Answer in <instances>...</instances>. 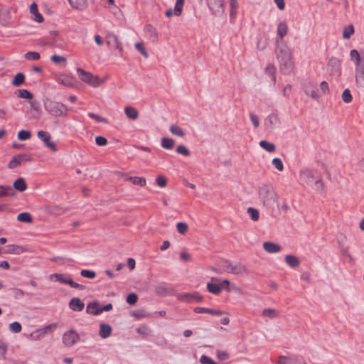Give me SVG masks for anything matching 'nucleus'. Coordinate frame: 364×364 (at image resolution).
I'll use <instances>...</instances> for the list:
<instances>
[{
    "instance_id": "1",
    "label": "nucleus",
    "mask_w": 364,
    "mask_h": 364,
    "mask_svg": "<svg viewBox=\"0 0 364 364\" xmlns=\"http://www.w3.org/2000/svg\"><path fill=\"white\" fill-rule=\"evenodd\" d=\"M277 58L280 70L284 74H289L294 68V62L290 48L285 44L278 45Z\"/></svg>"
},
{
    "instance_id": "2",
    "label": "nucleus",
    "mask_w": 364,
    "mask_h": 364,
    "mask_svg": "<svg viewBox=\"0 0 364 364\" xmlns=\"http://www.w3.org/2000/svg\"><path fill=\"white\" fill-rule=\"evenodd\" d=\"M350 60L355 65V80L358 88L364 90V56L359 52L353 49L350 52Z\"/></svg>"
},
{
    "instance_id": "3",
    "label": "nucleus",
    "mask_w": 364,
    "mask_h": 364,
    "mask_svg": "<svg viewBox=\"0 0 364 364\" xmlns=\"http://www.w3.org/2000/svg\"><path fill=\"white\" fill-rule=\"evenodd\" d=\"M300 180L317 191L323 190V183L318 172L313 168H304L299 173Z\"/></svg>"
},
{
    "instance_id": "4",
    "label": "nucleus",
    "mask_w": 364,
    "mask_h": 364,
    "mask_svg": "<svg viewBox=\"0 0 364 364\" xmlns=\"http://www.w3.org/2000/svg\"><path fill=\"white\" fill-rule=\"evenodd\" d=\"M258 197L259 201L267 208H273L277 203V195L270 184H263L259 187Z\"/></svg>"
},
{
    "instance_id": "5",
    "label": "nucleus",
    "mask_w": 364,
    "mask_h": 364,
    "mask_svg": "<svg viewBox=\"0 0 364 364\" xmlns=\"http://www.w3.org/2000/svg\"><path fill=\"white\" fill-rule=\"evenodd\" d=\"M44 107L48 113L55 117L65 114L68 111L66 105L48 100L45 102Z\"/></svg>"
},
{
    "instance_id": "6",
    "label": "nucleus",
    "mask_w": 364,
    "mask_h": 364,
    "mask_svg": "<svg viewBox=\"0 0 364 364\" xmlns=\"http://www.w3.org/2000/svg\"><path fill=\"white\" fill-rule=\"evenodd\" d=\"M77 73L79 78L85 83L96 87L100 86L104 82V80L100 79L97 75H93L89 72H86L81 68L77 69Z\"/></svg>"
},
{
    "instance_id": "7",
    "label": "nucleus",
    "mask_w": 364,
    "mask_h": 364,
    "mask_svg": "<svg viewBox=\"0 0 364 364\" xmlns=\"http://www.w3.org/2000/svg\"><path fill=\"white\" fill-rule=\"evenodd\" d=\"M177 298L178 300L186 302V303H193V302H202L203 296L198 292L193 293H181L177 295Z\"/></svg>"
},
{
    "instance_id": "8",
    "label": "nucleus",
    "mask_w": 364,
    "mask_h": 364,
    "mask_svg": "<svg viewBox=\"0 0 364 364\" xmlns=\"http://www.w3.org/2000/svg\"><path fill=\"white\" fill-rule=\"evenodd\" d=\"M275 364H306L303 358L300 355H293L290 356L280 355L275 361Z\"/></svg>"
},
{
    "instance_id": "9",
    "label": "nucleus",
    "mask_w": 364,
    "mask_h": 364,
    "mask_svg": "<svg viewBox=\"0 0 364 364\" xmlns=\"http://www.w3.org/2000/svg\"><path fill=\"white\" fill-rule=\"evenodd\" d=\"M224 269L228 273L240 274L245 272V267L241 263L226 262Z\"/></svg>"
},
{
    "instance_id": "10",
    "label": "nucleus",
    "mask_w": 364,
    "mask_h": 364,
    "mask_svg": "<svg viewBox=\"0 0 364 364\" xmlns=\"http://www.w3.org/2000/svg\"><path fill=\"white\" fill-rule=\"evenodd\" d=\"M105 42L110 48L118 50L119 53L122 52V43L115 34L112 33H107L105 37Z\"/></svg>"
},
{
    "instance_id": "11",
    "label": "nucleus",
    "mask_w": 364,
    "mask_h": 364,
    "mask_svg": "<svg viewBox=\"0 0 364 364\" xmlns=\"http://www.w3.org/2000/svg\"><path fill=\"white\" fill-rule=\"evenodd\" d=\"M30 109L27 112L30 115V118L36 120H38L41 117V109L40 105L37 101H30Z\"/></svg>"
},
{
    "instance_id": "12",
    "label": "nucleus",
    "mask_w": 364,
    "mask_h": 364,
    "mask_svg": "<svg viewBox=\"0 0 364 364\" xmlns=\"http://www.w3.org/2000/svg\"><path fill=\"white\" fill-rule=\"evenodd\" d=\"M207 4L209 9L212 11L213 14H217L220 13H223V0H207Z\"/></svg>"
},
{
    "instance_id": "13",
    "label": "nucleus",
    "mask_w": 364,
    "mask_h": 364,
    "mask_svg": "<svg viewBox=\"0 0 364 364\" xmlns=\"http://www.w3.org/2000/svg\"><path fill=\"white\" fill-rule=\"evenodd\" d=\"M37 136L39 139L43 141L45 145L50 148L52 151H55L57 150L55 144L52 141L50 134L45 131L41 130L37 133Z\"/></svg>"
},
{
    "instance_id": "14",
    "label": "nucleus",
    "mask_w": 364,
    "mask_h": 364,
    "mask_svg": "<svg viewBox=\"0 0 364 364\" xmlns=\"http://www.w3.org/2000/svg\"><path fill=\"white\" fill-rule=\"evenodd\" d=\"M303 90L306 95L313 99H318L319 95L315 90V85L313 82L308 80L303 84Z\"/></svg>"
},
{
    "instance_id": "15",
    "label": "nucleus",
    "mask_w": 364,
    "mask_h": 364,
    "mask_svg": "<svg viewBox=\"0 0 364 364\" xmlns=\"http://www.w3.org/2000/svg\"><path fill=\"white\" fill-rule=\"evenodd\" d=\"M184 1H185V0H176L175 6H174V9L173 10L171 9H168L165 13L166 16L171 17L173 15L176 16H179L182 13L183 7L184 5Z\"/></svg>"
},
{
    "instance_id": "16",
    "label": "nucleus",
    "mask_w": 364,
    "mask_h": 364,
    "mask_svg": "<svg viewBox=\"0 0 364 364\" xmlns=\"http://www.w3.org/2000/svg\"><path fill=\"white\" fill-rule=\"evenodd\" d=\"M279 123V119L277 114L272 113L264 119V126L267 129H270L277 126Z\"/></svg>"
},
{
    "instance_id": "17",
    "label": "nucleus",
    "mask_w": 364,
    "mask_h": 364,
    "mask_svg": "<svg viewBox=\"0 0 364 364\" xmlns=\"http://www.w3.org/2000/svg\"><path fill=\"white\" fill-rule=\"evenodd\" d=\"M288 32V26L284 22H280L277 26V38L276 40V43L277 45H279V41H281L287 34Z\"/></svg>"
},
{
    "instance_id": "18",
    "label": "nucleus",
    "mask_w": 364,
    "mask_h": 364,
    "mask_svg": "<svg viewBox=\"0 0 364 364\" xmlns=\"http://www.w3.org/2000/svg\"><path fill=\"white\" fill-rule=\"evenodd\" d=\"M264 250L268 253H277L281 251L282 247L279 245L272 242H265L263 243Z\"/></svg>"
},
{
    "instance_id": "19",
    "label": "nucleus",
    "mask_w": 364,
    "mask_h": 364,
    "mask_svg": "<svg viewBox=\"0 0 364 364\" xmlns=\"http://www.w3.org/2000/svg\"><path fill=\"white\" fill-rule=\"evenodd\" d=\"M144 32L146 36L153 42H155L158 39V32L154 26L151 25H146L144 26Z\"/></svg>"
},
{
    "instance_id": "20",
    "label": "nucleus",
    "mask_w": 364,
    "mask_h": 364,
    "mask_svg": "<svg viewBox=\"0 0 364 364\" xmlns=\"http://www.w3.org/2000/svg\"><path fill=\"white\" fill-rule=\"evenodd\" d=\"M6 253L11 255H20L27 252L28 250L25 247L17 245H9L7 247Z\"/></svg>"
},
{
    "instance_id": "21",
    "label": "nucleus",
    "mask_w": 364,
    "mask_h": 364,
    "mask_svg": "<svg viewBox=\"0 0 364 364\" xmlns=\"http://www.w3.org/2000/svg\"><path fill=\"white\" fill-rule=\"evenodd\" d=\"M194 312L197 314H210L211 315L217 316L224 314V312L222 311L215 310L205 307H196L194 309Z\"/></svg>"
},
{
    "instance_id": "22",
    "label": "nucleus",
    "mask_w": 364,
    "mask_h": 364,
    "mask_svg": "<svg viewBox=\"0 0 364 364\" xmlns=\"http://www.w3.org/2000/svg\"><path fill=\"white\" fill-rule=\"evenodd\" d=\"M85 307V304L79 298H73L70 301V309L75 311H81Z\"/></svg>"
},
{
    "instance_id": "23",
    "label": "nucleus",
    "mask_w": 364,
    "mask_h": 364,
    "mask_svg": "<svg viewBox=\"0 0 364 364\" xmlns=\"http://www.w3.org/2000/svg\"><path fill=\"white\" fill-rule=\"evenodd\" d=\"M10 22L9 11L8 9L0 7V23L3 26H7Z\"/></svg>"
},
{
    "instance_id": "24",
    "label": "nucleus",
    "mask_w": 364,
    "mask_h": 364,
    "mask_svg": "<svg viewBox=\"0 0 364 364\" xmlns=\"http://www.w3.org/2000/svg\"><path fill=\"white\" fill-rule=\"evenodd\" d=\"M112 327L107 323H102L100 326L99 335L102 338H107L110 336L112 333Z\"/></svg>"
},
{
    "instance_id": "25",
    "label": "nucleus",
    "mask_w": 364,
    "mask_h": 364,
    "mask_svg": "<svg viewBox=\"0 0 364 364\" xmlns=\"http://www.w3.org/2000/svg\"><path fill=\"white\" fill-rule=\"evenodd\" d=\"M70 5L75 9L82 11L87 6V0H70Z\"/></svg>"
},
{
    "instance_id": "26",
    "label": "nucleus",
    "mask_w": 364,
    "mask_h": 364,
    "mask_svg": "<svg viewBox=\"0 0 364 364\" xmlns=\"http://www.w3.org/2000/svg\"><path fill=\"white\" fill-rule=\"evenodd\" d=\"M50 60L60 68L65 67L67 64V58L58 55H53L50 57Z\"/></svg>"
},
{
    "instance_id": "27",
    "label": "nucleus",
    "mask_w": 364,
    "mask_h": 364,
    "mask_svg": "<svg viewBox=\"0 0 364 364\" xmlns=\"http://www.w3.org/2000/svg\"><path fill=\"white\" fill-rule=\"evenodd\" d=\"M124 114L129 119L132 120H136L139 117L138 110L131 106H127L124 108Z\"/></svg>"
},
{
    "instance_id": "28",
    "label": "nucleus",
    "mask_w": 364,
    "mask_h": 364,
    "mask_svg": "<svg viewBox=\"0 0 364 364\" xmlns=\"http://www.w3.org/2000/svg\"><path fill=\"white\" fill-rule=\"evenodd\" d=\"M285 262L291 268L297 267L299 264V259L294 255H287L285 256Z\"/></svg>"
},
{
    "instance_id": "29",
    "label": "nucleus",
    "mask_w": 364,
    "mask_h": 364,
    "mask_svg": "<svg viewBox=\"0 0 364 364\" xmlns=\"http://www.w3.org/2000/svg\"><path fill=\"white\" fill-rule=\"evenodd\" d=\"M30 12L34 16V20L38 23L43 21V17L38 11V6L36 3H33L30 6Z\"/></svg>"
},
{
    "instance_id": "30",
    "label": "nucleus",
    "mask_w": 364,
    "mask_h": 364,
    "mask_svg": "<svg viewBox=\"0 0 364 364\" xmlns=\"http://www.w3.org/2000/svg\"><path fill=\"white\" fill-rule=\"evenodd\" d=\"M15 191L10 186H0V197L14 196Z\"/></svg>"
},
{
    "instance_id": "31",
    "label": "nucleus",
    "mask_w": 364,
    "mask_h": 364,
    "mask_svg": "<svg viewBox=\"0 0 364 364\" xmlns=\"http://www.w3.org/2000/svg\"><path fill=\"white\" fill-rule=\"evenodd\" d=\"M328 67L331 68V72L337 73L339 70L340 61L336 57H332L329 59Z\"/></svg>"
},
{
    "instance_id": "32",
    "label": "nucleus",
    "mask_w": 364,
    "mask_h": 364,
    "mask_svg": "<svg viewBox=\"0 0 364 364\" xmlns=\"http://www.w3.org/2000/svg\"><path fill=\"white\" fill-rule=\"evenodd\" d=\"M208 291L215 295H218L222 290V286L219 284L209 282L207 284Z\"/></svg>"
},
{
    "instance_id": "33",
    "label": "nucleus",
    "mask_w": 364,
    "mask_h": 364,
    "mask_svg": "<svg viewBox=\"0 0 364 364\" xmlns=\"http://www.w3.org/2000/svg\"><path fill=\"white\" fill-rule=\"evenodd\" d=\"M101 306L97 302L90 303L87 306V312L93 315H99Z\"/></svg>"
},
{
    "instance_id": "34",
    "label": "nucleus",
    "mask_w": 364,
    "mask_h": 364,
    "mask_svg": "<svg viewBox=\"0 0 364 364\" xmlns=\"http://www.w3.org/2000/svg\"><path fill=\"white\" fill-rule=\"evenodd\" d=\"M14 188L20 192L26 191L27 188V185L25 181V179L23 178H19L17 180H16L14 183Z\"/></svg>"
},
{
    "instance_id": "35",
    "label": "nucleus",
    "mask_w": 364,
    "mask_h": 364,
    "mask_svg": "<svg viewBox=\"0 0 364 364\" xmlns=\"http://www.w3.org/2000/svg\"><path fill=\"white\" fill-rule=\"evenodd\" d=\"M55 81L65 87L68 85V76L65 74L55 73Z\"/></svg>"
},
{
    "instance_id": "36",
    "label": "nucleus",
    "mask_w": 364,
    "mask_h": 364,
    "mask_svg": "<svg viewBox=\"0 0 364 364\" xmlns=\"http://www.w3.org/2000/svg\"><path fill=\"white\" fill-rule=\"evenodd\" d=\"M25 81V75L22 73H18L12 80V85L15 87L21 86Z\"/></svg>"
},
{
    "instance_id": "37",
    "label": "nucleus",
    "mask_w": 364,
    "mask_h": 364,
    "mask_svg": "<svg viewBox=\"0 0 364 364\" xmlns=\"http://www.w3.org/2000/svg\"><path fill=\"white\" fill-rule=\"evenodd\" d=\"M259 146L269 153H272L275 151V145L266 140H262L259 141Z\"/></svg>"
},
{
    "instance_id": "38",
    "label": "nucleus",
    "mask_w": 364,
    "mask_h": 364,
    "mask_svg": "<svg viewBox=\"0 0 364 364\" xmlns=\"http://www.w3.org/2000/svg\"><path fill=\"white\" fill-rule=\"evenodd\" d=\"M175 141L173 139L167 137H163L161 139V146L164 149L170 150L174 146Z\"/></svg>"
},
{
    "instance_id": "39",
    "label": "nucleus",
    "mask_w": 364,
    "mask_h": 364,
    "mask_svg": "<svg viewBox=\"0 0 364 364\" xmlns=\"http://www.w3.org/2000/svg\"><path fill=\"white\" fill-rule=\"evenodd\" d=\"M126 180L136 186H144L146 185V179L143 177L129 176Z\"/></svg>"
},
{
    "instance_id": "40",
    "label": "nucleus",
    "mask_w": 364,
    "mask_h": 364,
    "mask_svg": "<svg viewBox=\"0 0 364 364\" xmlns=\"http://www.w3.org/2000/svg\"><path fill=\"white\" fill-rule=\"evenodd\" d=\"M16 94L18 97L22 98V99L28 100H32L33 97V94L27 90H23V89L18 90L16 92Z\"/></svg>"
},
{
    "instance_id": "41",
    "label": "nucleus",
    "mask_w": 364,
    "mask_h": 364,
    "mask_svg": "<svg viewBox=\"0 0 364 364\" xmlns=\"http://www.w3.org/2000/svg\"><path fill=\"white\" fill-rule=\"evenodd\" d=\"M239 4L237 0H230V17H235L237 13Z\"/></svg>"
},
{
    "instance_id": "42",
    "label": "nucleus",
    "mask_w": 364,
    "mask_h": 364,
    "mask_svg": "<svg viewBox=\"0 0 364 364\" xmlns=\"http://www.w3.org/2000/svg\"><path fill=\"white\" fill-rule=\"evenodd\" d=\"M262 315L269 318H274L278 316V311L274 309H264L262 311Z\"/></svg>"
},
{
    "instance_id": "43",
    "label": "nucleus",
    "mask_w": 364,
    "mask_h": 364,
    "mask_svg": "<svg viewBox=\"0 0 364 364\" xmlns=\"http://www.w3.org/2000/svg\"><path fill=\"white\" fill-rule=\"evenodd\" d=\"M355 30L353 25H348L345 27L343 31V38L344 39H349L351 36L354 33Z\"/></svg>"
},
{
    "instance_id": "44",
    "label": "nucleus",
    "mask_w": 364,
    "mask_h": 364,
    "mask_svg": "<svg viewBox=\"0 0 364 364\" xmlns=\"http://www.w3.org/2000/svg\"><path fill=\"white\" fill-rule=\"evenodd\" d=\"M41 55L39 54V53L38 52H34V51H29V52H27L25 55H24V58L27 60H29V61H35V60H38L39 58H40Z\"/></svg>"
},
{
    "instance_id": "45",
    "label": "nucleus",
    "mask_w": 364,
    "mask_h": 364,
    "mask_svg": "<svg viewBox=\"0 0 364 364\" xmlns=\"http://www.w3.org/2000/svg\"><path fill=\"white\" fill-rule=\"evenodd\" d=\"M17 220L20 222L23 223H31L32 222V218L31 215L28 213H21L18 215Z\"/></svg>"
},
{
    "instance_id": "46",
    "label": "nucleus",
    "mask_w": 364,
    "mask_h": 364,
    "mask_svg": "<svg viewBox=\"0 0 364 364\" xmlns=\"http://www.w3.org/2000/svg\"><path fill=\"white\" fill-rule=\"evenodd\" d=\"M169 130L173 134L181 137H183L185 135L183 130L181 127L176 125H171L169 128Z\"/></svg>"
},
{
    "instance_id": "47",
    "label": "nucleus",
    "mask_w": 364,
    "mask_h": 364,
    "mask_svg": "<svg viewBox=\"0 0 364 364\" xmlns=\"http://www.w3.org/2000/svg\"><path fill=\"white\" fill-rule=\"evenodd\" d=\"M50 279L53 281H58L63 284H68V279L65 278L61 274H53L50 276Z\"/></svg>"
},
{
    "instance_id": "48",
    "label": "nucleus",
    "mask_w": 364,
    "mask_h": 364,
    "mask_svg": "<svg viewBox=\"0 0 364 364\" xmlns=\"http://www.w3.org/2000/svg\"><path fill=\"white\" fill-rule=\"evenodd\" d=\"M247 212L253 221H257L259 220V214L257 209L250 207L247 208Z\"/></svg>"
},
{
    "instance_id": "49",
    "label": "nucleus",
    "mask_w": 364,
    "mask_h": 364,
    "mask_svg": "<svg viewBox=\"0 0 364 364\" xmlns=\"http://www.w3.org/2000/svg\"><path fill=\"white\" fill-rule=\"evenodd\" d=\"M176 229L180 234L185 235L188 230V225L186 223L179 222L176 224Z\"/></svg>"
},
{
    "instance_id": "50",
    "label": "nucleus",
    "mask_w": 364,
    "mask_h": 364,
    "mask_svg": "<svg viewBox=\"0 0 364 364\" xmlns=\"http://www.w3.org/2000/svg\"><path fill=\"white\" fill-rule=\"evenodd\" d=\"M21 164V161H20V159L18 157V155L14 156L11 160L9 161V164H8V167L10 169H14L16 167H18V166H20Z\"/></svg>"
},
{
    "instance_id": "51",
    "label": "nucleus",
    "mask_w": 364,
    "mask_h": 364,
    "mask_svg": "<svg viewBox=\"0 0 364 364\" xmlns=\"http://www.w3.org/2000/svg\"><path fill=\"white\" fill-rule=\"evenodd\" d=\"M341 97L343 101L346 103H350L353 100L352 95L348 89L344 90V91L342 93Z\"/></svg>"
},
{
    "instance_id": "52",
    "label": "nucleus",
    "mask_w": 364,
    "mask_h": 364,
    "mask_svg": "<svg viewBox=\"0 0 364 364\" xmlns=\"http://www.w3.org/2000/svg\"><path fill=\"white\" fill-rule=\"evenodd\" d=\"M56 326H57L56 323H51L50 325L45 326L44 328H40L41 331V332H40V333L41 334H43V336H45L46 334L50 333V332L54 331V329H55Z\"/></svg>"
},
{
    "instance_id": "53",
    "label": "nucleus",
    "mask_w": 364,
    "mask_h": 364,
    "mask_svg": "<svg viewBox=\"0 0 364 364\" xmlns=\"http://www.w3.org/2000/svg\"><path fill=\"white\" fill-rule=\"evenodd\" d=\"M136 332L140 335L146 336L150 334L151 330L148 326H146L145 325H142L137 328Z\"/></svg>"
},
{
    "instance_id": "54",
    "label": "nucleus",
    "mask_w": 364,
    "mask_h": 364,
    "mask_svg": "<svg viewBox=\"0 0 364 364\" xmlns=\"http://www.w3.org/2000/svg\"><path fill=\"white\" fill-rule=\"evenodd\" d=\"M272 165L277 168L278 171H282L284 169V165L282 161L279 158H274L272 159Z\"/></svg>"
},
{
    "instance_id": "55",
    "label": "nucleus",
    "mask_w": 364,
    "mask_h": 364,
    "mask_svg": "<svg viewBox=\"0 0 364 364\" xmlns=\"http://www.w3.org/2000/svg\"><path fill=\"white\" fill-rule=\"evenodd\" d=\"M80 275L83 277L88 279H94L96 276V273L94 271L89 269H82L80 272Z\"/></svg>"
},
{
    "instance_id": "56",
    "label": "nucleus",
    "mask_w": 364,
    "mask_h": 364,
    "mask_svg": "<svg viewBox=\"0 0 364 364\" xmlns=\"http://www.w3.org/2000/svg\"><path fill=\"white\" fill-rule=\"evenodd\" d=\"M265 72L267 74H268L270 77H272V80L274 81L275 80V75H274V73H275V67L274 66V65L269 63L267 65L266 68H265Z\"/></svg>"
},
{
    "instance_id": "57",
    "label": "nucleus",
    "mask_w": 364,
    "mask_h": 364,
    "mask_svg": "<svg viewBox=\"0 0 364 364\" xmlns=\"http://www.w3.org/2000/svg\"><path fill=\"white\" fill-rule=\"evenodd\" d=\"M9 330L14 333H19L21 331V325L17 321L13 322L9 325Z\"/></svg>"
},
{
    "instance_id": "58",
    "label": "nucleus",
    "mask_w": 364,
    "mask_h": 364,
    "mask_svg": "<svg viewBox=\"0 0 364 364\" xmlns=\"http://www.w3.org/2000/svg\"><path fill=\"white\" fill-rule=\"evenodd\" d=\"M31 132L29 131H27V130H21L18 133V138L20 139V140H26V139H28L31 138Z\"/></svg>"
},
{
    "instance_id": "59",
    "label": "nucleus",
    "mask_w": 364,
    "mask_h": 364,
    "mask_svg": "<svg viewBox=\"0 0 364 364\" xmlns=\"http://www.w3.org/2000/svg\"><path fill=\"white\" fill-rule=\"evenodd\" d=\"M176 152L179 154L188 156L190 155V151L184 145H179L176 149Z\"/></svg>"
},
{
    "instance_id": "60",
    "label": "nucleus",
    "mask_w": 364,
    "mask_h": 364,
    "mask_svg": "<svg viewBox=\"0 0 364 364\" xmlns=\"http://www.w3.org/2000/svg\"><path fill=\"white\" fill-rule=\"evenodd\" d=\"M200 363L201 364H218L211 358L205 355H201L200 358Z\"/></svg>"
},
{
    "instance_id": "61",
    "label": "nucleus",
    "mask_w": 364,
    "mask_h": 364,
    "mask_svg": "<svg viewBox=\"0 0 364 364\" xmlns=\"http://www.w3.org/2000/svg\"><path fill=\"white\" fill-rule=\"evenodd\" d=\"M138 296L136 294L132 293L127 296V302L130 305H134L136 303Z\"/></svg>"
},
{
    "instance_id": "62",
    "label": "nucleus",
    "mask_w": 364,
    "mask_h": 364,
    "mask_svg": "<svg viewBox=\"0 0 364 364\" xmlns=\"http://www.w3.org/2000/svg\"><path fill=\"white\" fill-rule=\"evenodd\" d=\"M250 120L255 128H257L259 126V119L257 115L255 114L253 112L250 113Z\"/></svg>"
},
{
    "instance_id": "63",
    "label": "nucleus",
    "mask_w": 364,
    "mask_h": 364,
    "mask_svg": "<svg viewBox=\"0 0 364 364\" xmlns=\"http://www.w3.org/2000/svg\"><path fill=\"white\" fill-rule=\"evenodd\" d=\"M88 116H89V117L95 120L97 122H104V123L107 122V119L105 118H104L98 114H96L95 113L90 112V113H88Z\"/></svg>"
},
{
    "instance_id": "64",
    "label": "nucleus",
    "mask_w": 364,
    "mask_h": 364,
    "mask_svg": "<svg viewBox=\"0 0 364 364\" xmlns=\"http://www.w3.org/2000/svg\"><path fill=\"white\" fill-rule=\"evenodd\" d=\"M135 48L137 50H139L145 58L148 57V53L146 51L143 44L141 43H136L135 44Z\"/></svg>"
}]
</instances>
